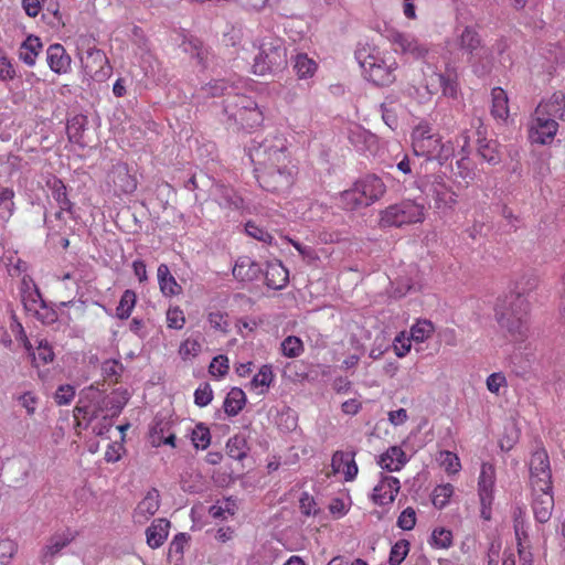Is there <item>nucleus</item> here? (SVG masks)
<instances>
[{"mask_svg": "<svg viewBox=\"0 0 565 565\" xmlns=\"http://www.w3.org/2000/svg\"><path fill=\"white\" fill-rule=\"evenodd\" d=\"M494 318L504 337L513 343H523L531 332V305L521 294L498 298Z\"/></svg>", "mask_w": 565, "mask_h": 565, "instance_id": "nucleus-1", "label": "nucleus"}, {"mask_svg": "<svg viewBox=\"0 0 565 565\" xmlns=\"http://www.w3.org/2000/svg\"><path fill=\"white\" fill-rule=\"evenodd\" d=\"M556 119L565 121V95L562 90L539 103L531 119V140L539 145L551 143L558 130Z\"/></svg>", "mask_w": 565, "mask_h": 565, "instance_id": "nucleus-2", "label": "nucleus"}, {"mask_svg": "<svg viewBox=\"0 0 565 565\" xmlns=\"http://www.w3.org/2000/svg\"><path fill=\"white\" fill-rule=\"evenodd\" d=\"M247 153L254 166V172L292 163L288 141L282 135H269L260 140L253 139Z\"/></svg>", "mask_w": 565, "mask_h": 565, "instance_id": "nucleus-3", "label": "nucleus"}, {"mask_svg": "<svg viewBox=\"0 0 565 565\" xmlns=\"http://www.w3.org/2000/svg\"><path fill=\"white\" fill-rule=\"evenodd\" d=\"M386 193L383 179L375 173L358 178L348 190L340 192V205L347 211L365 209L379 202Z\"/></svg>", "mask_w": 565, "mask_h": 565, "instance_id": "nucleus-4", "label": "nucleus"}, {"mask_svg": "<svg viewBox=\"0 0 565 565\" xmlns=\"http://www.w3.org/2000/svg\"><path fill=\"white\" fill-rule=\"evenodd\" d=\"M413 151L427 160H437L439 164L447 162L454 156V146L450 141L444 142L439 132L435 131L428 122L418 124L412 131Z\"/></svg>", "mask_w": 565, "mask_h": 565, "instance_id": "nucleus-5", "label": "nucleus"}, {"mask_svg": "<svg viewBox=\"0 0 565 565\" xmlns=\"http://www.w3.org/2000/svg\"><path fill=\"white\" fill-rule=\"evenodd\" d=\"M426 218V206L414 200H403L386 206L379 213V227H403L423 223Z\"/></svg>", "mask_w": 565, "mask_h": 565, "instance_id": "nucleus-6", "label": "nucleus"}, {"mask_svg": "<svg viewBox=\"0 0 565 565\" xmlns=\"http://www.w3.org/2000/svg\"><path fill=\"white\" fill-rule=\"evenodd\" d=\"M287 47L280 39L263 41L254 57L252 71L257 75L276 73L287 66Z\"/></svg>", "mask_w": 565, "mask_h": 565, "instance_id": "nucleus-7", "label": "nucleus"}, {"mask_svg": "<svg viewBox=\"0 0 565 565\" xmlns=\"http://www.w3.org/2000/svg\"><path fill=\"white\" fill-rule=\"evenodd\" d=\"M418 186L424 193L434 199L438 210H454L458 202L457 192L450 186L443 173L426 175L419 180Z\"/></svg>", "mask_w": 565, "mask_h": 565, "instance_id": "nucleus-8", "label": "nucleus"}, {"mask_svg": "<svg viewBox=\"0 0 565 565\" xmlns=\"http://www.w3.org/2000/svg\"><path fill=\"white\" fill-rule=\"evenodd\" d=\"M258 184L270 193H285L295 182L297 167L294 163L255 171Z\"/></svg>", "mask_w": 565, "mask_h": 565, "instance_id": "nucleus-9", "label": "nucleus"}, {"mask_svg": "<svg viewBox=\"0 0 565 565\" xmlns=\"http://www.w3.org/2000/svg\"><path fill=\"white\" fill-rule=\"evenodd\" d=\"M356 58L359 60L365 77L373 82L374 85L385 87V85H390L395 81V70L397 68L395 60L386 62L384 58L374 54L362 56L361 52L358 53Z\"/></svg>", "mask_w": 565, "mask_h": 565, "instance_id": "nucleus-10", "label": "nucleus"}, {"mask_svg": "<svg viewBox=\"0 0 565 565\" xmlns=\"http://www.w3.org/2000/svg\"><path fill=\"white\" fill-rule=\"evenodd\" d=\"M423 75L422 85L429 97L437 95L438 92H441L444 97L451 99L458 97L459 86L456 73H440L437 72L434 66L427 65V67L423 70Z\"/></svg>", "mask_w": 565, "mask_h": 565, "instance_id": "nucleus-11", "label": "nucleus"}, {"mask_svg": "<svg viewBox=\"0 0 565 565\" xmlns=\"http://www.w3.org/2000/svg\"><path fill=\"white\" fill-rule=\"evenodd\" d=\"M495 481V466L489 461L482 462L477 481V494L480 503V516L484 521H490L492 516Z\"/></svg>", "mask_w": 565, "mask_h": 565, "instance_id": "nucleus-12", "label": "nucleus"}, {"mask_svg": "<svg viewBox=\"0 0 565 565\" xmlns=\"http://www.w3.org/2000/svg\"><path fill=\"white\" fill-rule=\"evenodd\" d=\"M81 63L84 72L98 82L107 79L113 71L105 52L96 46L88 47L81 55Z\"/></svg>", "mask_w": 565, "mask_h": 565, "instance_id": "nucleus-13", "label": "nucleus"}, {"mask_svg": "<svg viewBox=\"0 0 565 565\" xmlns=\"http://www.w3.org/2000/svg\"><path fill=\"white\" fill-rule=\"evenodd\" d=\"M78 536V531L71 527H64L62 530L52 533L46 543H44L41 550V563L45 564L57 556L65 547Z\"/></svg>", "mask_w": 565, "mask_h": 565, "instance_id": "nucleus-14", "label": "nucleus"}, {"mask_svg": "<svg viewBox=\"0 0 565 565\" xmlns=\"http://www.w3.org/2000/svg\"><path fill=\"white\" fill-rule=\"evenodd\" d=\"M399 489L401 481L397 477L381 472L372 490L371 501L379 507L391 505L399 493Z\"/></svg>", "mask_w": 565, "mask_h": 565, "instance_id": "nucleus-15", "label": "nucleus"}, {"mask_svg": "<svg viewBox=\"0 0 565 565\" xmlns=\"http://www.w3.org/2000/svg\"><path fill=\"white\" fill-rule=\"evenodd\" d=\"M23 284L29 289L28 291H23L22 296L25 309L29 312L34 313L42 323H53L56 320V313L52 309L45 307L38 287L34 285L33 289H30L29 281L25 277L23 278Z\"/></svg>", "mask_w": 565, "mask_h": 565, "instance_id": "nucleus-16", "label": "nucleus"}, {"mask_svg": "<svg viewBox=\"0 0 565 565\" xmlns=\"http://www.w3.org/2000/svg\"><path fill=\"white\" fill-rule=\"evenodd\" d=\"M233 118L243 129L253 130L259 128L264 121L263 111L257 104L248 97H241Z\"/></svg>", "mask_w": 565, "mask_h": 565, "instance_id": "nucleus-17", "label": "nucleus"}, {"mask_svg": "<svg viewBox=\"0 0 565 565\" xmlns=\"http://www.w3.org/2000/svg\"><path fill=\"white\" fill-rule=\"evenodd\" d=\"M546 487L552 484V473L548 455L544 447L535 450L530 459V487Z\"/></svg>", "mask_w": 565, "mask_h": 565, "instance_id": "nucleus-18", "label": "nucleus"}, {"mask_svg": "<svg viewBox=\"0 0 565 565\" xmlns=\"http://www.w3.org/2000/svg\"><path fill=\"white\" fill-rule=\"evenodd\" d=\"M458 46L468 55V62L472 65L482 58H489V50L482 45L480 35L472 28H465L458 36Z\"/></svg>", "mask_w": 565, "mask_h": 565, "instance_id": "nucleus-19", "label": "nucleus"}, {"mask_svg": "<svg viewBox=\"0 0 565 565\" xmlns=\"http://www.w3.org/2000/svg\"><path fill=\"white\" fill-rule=\"evenodd\" d=\"M532 508L535 519L539 523H546L554 508V499L552 494V486H531Z\"/></svg>", "mask_w": 565, "mask_h": 565, "instance_id": "nucleus-20", "label": "nucleus"}, {"mask_svg": "<svg viewBox=\"0 0 565 565\" xmlns=\"http://www.w3.org/2000/svg\"><path fill=\"white\" fill-rule=\"evenodd\" d=\"M391 43L396 53L408 54L414 58L424 57L428 49L411 34L395 32L391 35Z\"/></svg>", "mask_w": 565, "mask_h": 565, "instance_id": "nucleus-21", "label": "nucleus"}, {"mask_svg": "<svg viewBox=\"0 0 565 565\" xmlns=\"http://www.w3.org/2000/svg\"><path fill=\"white\" fill-rule=\"evenodd\" d=\"M160 507V495L156 488H150L134 512L136 523L145 524L156 514Z\"/></svg>", "mask_w": 565, "mask_h": 565, "instance_id": "nucleus-22", "label": "nucleus"}, {"mask_svg": "<svg viewBox=\"0 0 565 565\" xmlns=\"http://www.w3.org/2000/svg\"><path fill=\"white\" fill-rule=\"evenodd\" d=\"M148 440H150L152 447L169 445L174 448L175 435L171 430V423L163 419L156 420L153 425L150 427Z\"/></svg>", "mask_w": 565, "mask_h": 565, "instance_id": "nucleus-23", "label": "nucleus"}, {"mask_svg": "<svg viewBox=\"0 0 565 565\" xmlns=\"http://www.w3.org/2000/svg\"><path fill=\"white\" fill-rule=\"evenodd\" d=\"M46 63L56 74H65L71 70V56L58 43L51 44L46 49Z\"/></svg>", "mask_w": 565, "mask_h": 565, "instance_id": "nucleus-24", "label": "nucleus"}, {"mask_svg": "<svg viewBox=\"0 0 565 565\" xmlns=\"http://www.w3.org/2000/svg\"><path fill=\"white\" fill-rule=\"evenodd\" d=\"M408 461L406 452L401 446L388 447L379 459V465L386 471H399Z\"/></svg>", "mask_w": 565, "mask_h": 565, "instance_id": "nucleus-25", "label": "nucleus"}, {"mask_svg": "<svg viewBox=\"0 0 565 565\" xmlns=\"http://www.w3.org/2000/svg\"><path fill=\"white\" fill-rule=\"evenodd\" d=\"M266 286L273 290H281L287 286L289 271L281 262L268 263L265 269Z\"/></svg>", "mask_w": 565, "mask_h": 565, "instance_id": "nucleus-26", "label": "nucleus"}, {"mask_svg": "<svg viewBox=\"0 0 565 565\" xmlns=\"http://www.w3.org/2000/svg\"><path fill=\"white\" fill-rule=\"evenodd\" d=\"M46 189L51 190V196L57 204L58 209L66 211V213L73 212V203L70 201L65 183L62 179L51 175L46 180Z\"/></svg>", "mask_w": 565, "mask_h": 565, "instance_id": "nucleus-27", "label": "nucleus"}, {"mask_svg": "<svg viewBox=\"0 0 565 565\" xmlns=\"http://www.w3.org/2000/svg\"><path fill=\"white\" fill-rule=\"evenodd\" d=\"M170 522L167 519H156L146 529V543L150 548L160 547L169 535Z\"/></svg>", "mask_w": 565, "mask_h": 565, "instance_id": "nucleus-28", "label": "nucleus"}, {"mask_svg": "<svg viewBox=\"0 0 565 565\" xmlns=\"http://www.w3.org/2000/svg\"><path fill=\"white\" fill-rule=\"evenodd\" d=\"M157 278L160 292L168 298L179 296L182 292L181 285L170 273L168 265L160 264L157 268Z\"/></svg>", "mask_w": 565, "mask_h": 565, "instance_id": "nucleus-29", "label": "nucleus"}, {"mask_svg": "<svg viewBox=\"0 0 565 565\" xmlns=\"http://www.w3.org/2000/svg\"><path fill=\"white\" fill-rule=\"evenodd\" d=\"M262 274L260 265L252 259L250 256H241L233 268V275L241 281H250Z\"/></svg>", "mask_w": 565, "mask_h": 565, "instance_id": "nucleus-30", "label": "nucleus"}, {"mask_svg": "<svg viewBox=\"0 0 565 565\" xmlns=\"http://www.w3.org/2000/svg\"><path fill=\"white\" fill-rule=\"evenodd\" d=\"M115 186L118 191L128 195V193H135L138 189V179L135 174L130 173L127 163H119L114 169Z\"/></svg>", "mask_w": 565, "mask_h": 565, "instance_id": "nucleus-31", "label": "nucleus"}, {"mask_svg": "<svg viewBox=\"0 0 565 565\" xmlns=\"http://www.w3.org/2000/svg\"><path fill=\"white\" fill-rule=\"evenodd\" d=\"M332 467L335 472L343 473L347 481L353 480L358 473L353 452L337 451L332 457Z\"/></svg>", "mask_w": 565, "mask_h": 565, "instance_id": "nucleus-32", "label": "nucleus"}, {"mask_svg": "<svg viewBox=\"0 0 565 565\" xmlns=\"http://www.w3.org/2000/svg\"><path fill=\"white\" fill-rule=\"evenodd\" d=\"M215 196L222 209L238 211L244 206V200L231 185H215Z\"/></svg>", "mask_w": 565, "mask_h": 565, "instance_id": "nucleus-33", "label": "nucleus"}, {"mask_svg": "<svg viewBox=\"0 0 565 565\" xmlns=\"http://www.w3.org/2000/svg\"><path fill=\"white\" fill-rule=\"evenodd\" d=\"M43 51V43L39 36L29 35L19 49L20 60L29 66H34Z\"/></svg>", "mask_w": 565, "mask_h": 565, "instance_id": "nucleus-34", "label": "nucleus"}, {"mask_svg": "<svg viewBox=\"0 0 565 565\" xmlns=\"http://www.w3.org/2000/svg\"><path fill=\"white\" fill-rule=\"evenodd\" d=\"M491 115L494 119L505 121L509 118V98L504 88L497 86L491 90Z\"/></svg>", "mask_w": 565, "mask_h": 565, "instance_id": "nucleus-35", "label": "nucleus"}, {"mask_svg": "<svg viewBox=\"0 0 565 565\" xmlns=\"http://www.w3.org/2000/svg\"><path fill=\"white\" fill-rule=\"evenodd\" d=\"M292 68L298 78H310L318 71V63L307 53H298L292 57Z\"/></svg>", "mask_w": 565, "mask_h": 565, "instance_id": "nucleus-36", "label": "nucleus"}, {"mask_svg": "<svg viewBox=\"0 0 565 565\" xmlns=\"http://www.w3.org/2000/svg\"><path fill=\"white\" fill-rule=\"evenodd\" d=\"M246 406V394L238 386L231 388L224 401V411L231 416H237Z\"/></svg>", "mask_w": 565, "mask_h": 565, "instance_id": "nucleus-37", "label": "nucleus"}, {"mask_svg": "<svg viewBox=\"0 0 565 565\" xmlns=\"http://www.w3.org/2000/svg\"><path fill=\"white\" fill-rule=\"evenodd\" d=\"M189 536L185 533L174 535L169 544L168 561L174 565H180L183 561L184 548L188 545Z\"/></svg>", "mask_w": 565, "mask_h": 565, "instance_id": "nucleus-38", "label": "nucleus"}, {"mask_svg": "<svg viewBox=\"0 0 565 565\" xmlns=\"http://www.w3.org/2000/svg\"><path fill=\"white\" fill-rule=\"evenodd\" d=\"M435 331V324L430 320L419 319L412 326L409 335L415 343H423L430 339Z\"/></svg>", "mask_w": 565, "mask_h": 565, "instance_id": "nucleus-39", "label": "nucleus"}, {"mask_svg": "<svg viewBox=\"0 0 565 565\" xmlns=\"http://www.w3.org/2000/svg\"><path fill=\"white\" fill-rule=\"evenodd\" d=\"M137 294L134 289H126L121 296L118 307L116 308V316L120 320H128L137 305Z\"/></svg>", "mask_w": 565, "mask_h": 565, "instance_id": "nucleus-40", "label": "nucleus"}, {"mask_svg": "<svg viewBox=\"0 0 565 565\" xmlns=\"http://www.w3.org/2000/svg\"><path fill=\"white\" fill-rule=\"evenodd\" d=\"M349 141L358 150H364L375 143V136L360 126H354L349 130Z\"/></svg>", "mask_w": 565, "mask_h": 565, "instance_id": "nucleus-41", "label": "nucleus"}, {"mask_svg": "<svg viewBox=\"0 0 565 565\" xmlns=\"http://www.w3.org/2000/svg\"><path fill=\"white\" fill-rule=\"evenodd\" d=\"M478 154L490 164H498L501 161L499 145L495 140L480 139Z\"/></svg>", "mask_w": 565, "mask_h": 565, "instance_id": "nucleus-42", "label": "nucleus"}, {"mask_svg": "<svg viewBox=\"0 0 565 565\" xmlns=\"http://www.w3.org/2000/svg\"><path fill=\"white\" fill-rule=\"evenodd\" d=\"M454 493V486L449 482L441 483L433 491V504L441 510L448 503Z\"/></svg>", "mask_w": 565, "mask_h": 565, "instance_id": "nucleus-43", "label": "nucleus"}, {"mask_svg": "<svg viewBox=\"0 0 565 565\" xmlns=\"http://www.w3.org/2000/svg\"><path fill=\"white\" fill-rule=\"evenodd\" d=\"M439 465L446 470L448 475H456L461 469V463L458 456L449 450L439 451Z\"/></svg>", "mask_w": 565, "mask_h": 565, "instance_id": "nucleus-44", "label": "nucleus"}, {"mask_svg": "<svg viewBox=\"0 0 565 565\" xmlns=\"http://www.w3.org/2000/svg\"><path fill=\"white\" fill-rule=\"evenodd\" d=\"M299 510L303 516L315 518L320 514L321 509L311 494L303 492L299 499Z\"/></svg>", "mask_w": 565, "mask_h": 565, "instance_id": "nucleus-45", "label": "nucleus"}, {"mask_svg": "<svg viewBox=\"0 0 565 565\" xmlns=\"http://www.w3.org/2000/svg\"><path fill=\"white\" fill-rule=\"evenodd\" d=\"M33 362L36 366L45 365L52 362L54 353L52 345L45 340H41L35 351L32 352Z\"/></svg>", "mask_w": 565, "mask_h": 565, "instance_id": "nucleus-46", "label": "nucleus"}, {"mask_svg": "<svg viewBox=\"0 0 565 565\" xmlns=\"http://www.w3.org/2000/svg\"><path fill=\"white\" fill-rule=\"evenodd\" d=\"M191 440L196 449H206L211 444L210 429L203 424H198L192 430Z\"/></svg>", "mask_w": 565, "mask_h": 565, "instance_id": "nucleus-47", "label": "nucleus"}, {"mask_svg": "<svg viewBox=\"0 0 565 565\" xmlns=\"http://www.w3.org/2000/svg\"><path fill=\"white\" fill-rule=\"evenodd\" d=\"M409 542L407 540L397 541L391 548L388 563L390 565H401L409 553Z\"/></svg>", "mask_w": 565, "mask_h": 565, "instance_id": "nucleus-48", "label": "nucleus"}, {"mask_svg": "<svg viewBox=\"0 0 565 565\" xmlns=\"http://www.w3.org/2000/svg\"><path fill=\"white\" fill-rule=\"evenodd\" d=\"M412 338L405 331L399 332L393 340V351L398 358L406 356L412 350Z\"/></svg>", "mask_w": 565, "mask_h": 565, "instance_id": "nucleus-49", "label": "nucleus"}, {"mask_svg": "<svg viewBox=\"0 0 565 565\" xmlns=\"http://www.w3.org/2000/svg\"><path fill=\"white\" fill-rule=\"evenodd\" d=\"M281 352L288 358L299 356L303 352V343L299 338L289 335L281 342Z\"/></svg>", "mask_w": 565, "mask_h": 565, "instance_id": "nucleus-50", "label": "nucleus"}, {"mask_svg": "<svg viewBox=\"0 0 565 565\" xmlns=\"http://www.w3.org/2000/svg\"><path fill=\"white\" fill-rule=\"evenodd\" d=\"M207 321L215 331L226 333L230 330L228 315L224 311L216 310L209 312Z\"/></svg>", "mask_w": 565, "mask_h": 565, "instance_id": "nucleus-51", "label": "nucleus"}, {"mask_svg": "<svg viewBox=\"0 0 565 565\" xmlns=\"http://www.w3.org/2000/svg\"><path fill=\"white\" fill-rule=\"evenodd\" d=\"M274 379L273 370L270 365L264 364L259 367L257 373H255L250 380V385L253 387H269Z\"/></svg>", "mask_w": 565, "mask_h": 565, "instance_id": "nucleus-52", "label": "nucleus"}, {"mask_svg": "<svg viewBox=\"0 0 565 565\" xmlns=\"http://www.w3.org/2000/svg\"><path fill=\"white\" fill-rule=\"evenodd\" d=\"M166 322L169 329L181 330L185 324V317L179 307H170L166 312Z\"/></svg>", "mask_w": 565, "mask_h": 565, "instance_id": "nucleus-53", "label": "nucleus"}, {"mask_svg": "<svg viewBox=\"0 0 565 565\" xmlns=\"http://www.w3.org/2000/svg\"><path fill=\"white\" fill-rule=\"evenodd\" d=\"M227 454L237 460L246 456V440L242 436H235L227 443Z\"/></svg>", "mask_w": 565, "mask_h": 565, "instance_id": "nucleus-54", "label": "nucleus"}, {"mask_svg": "<svg viewBox=\"0 0 565 565\" xmlns=\"http://www.w3.org/2000/svg\"><path fill=\"white\" fill-rule=\"evenodd\" d=\"M245 233L250 237L270 245L273 243V235L263 227L258 226L255 222L249 221L245 224Z\"/></svg>", "mask_w": 565, "mask_h": 565, "instance_id": "nucleus-55", "label": "nucleus"}, {"mask_svg": "<svg viewBox=\"0 0 565 565\" xmlns=\"http://www.w3.org/2000/svg\"><path fill=\"white\" fill-rule=\"evenodd\" d=\"M433 545L437 548L447 550L452 544V534L445 527L434 530L431 535Z\"/></svg>", "mask_w": 565, "mask_h": 565, "instance_id": "nucleus-56", "label": "nucleus"}, {"mask_svg": "<svg viewBox=\"0 0 565 565\" xmlns=\"http://www.w3.org/2000/svg\"><path fill=\"white\" fill-rule=\"evenodd\" d=\"M508 385L507 376L503 372H493L486 380L487 390L494 395H499L502 387Z\"/></svg>", "mask_w": 565, "mask_h": 565, "instance_id": "nucleus-57", "label": "nucleus"}, {"mask_svg": "<svg viewBox=\"0 0 565 565\" xmlns=\"http://www.w3.org/2000/svg\"><path fill=\"white\" fill-rule=\"evenodd\" d=\"M230 370V360L226 355L214 356L209 365V372L215 377H223Z\"/></svg>", "mask_w": 565, "mask_h": 565, "instance_id": "nucleus-58", "label": "nucleus"}, {"mask_svg": "<svg viewBox=\"0 0 565 565\" xmlns=\"http://www.w3.org/2000/svg\"><path fill=\"white\" fill-rule=\"evenodd\" d=\"M213 401V391L207 384L204 382L200 384L198 388L194 391V404L199 407H206Z\"/></svg>", "mask_w": 565, "mask_h": 565, "instance_id": "nucleus-59", "label": "nucleus"}, {"mask_svg": "<svg viewBox=\"0 0 565 565\" xmlns=\"http://www.w3.org/2000/svg\"><path fill=\"white\" fill-rule=\"evenodd\" d=\"M457 139H460L462 141V146H461V151L463 152V154L461 156V158L459 160H457L456 164H457V168L459 169V175L462 177V178H466L469 175L470 171L467 167L468 164V152L465 150L466 147H468L469 145V135L467 131H462L461 134H459L457 136Z\"/></svg>", "mask_w": 565, "mask_h": 565, "instance_id": "nucleus-60", "label": "nucleus"}, {"mask_svg": "<svg viewBox=\"0 0 565 565\" xmlns=\"http://www.w3.org/2000/svg\"><path fill=\"white\" fill-rule=\"evenodd\" d=\"M202 345L195 340L188 338L181 342L179 347V354L183 360L196 356L201 352Z\"/></svg>", "mask_w": 565, "mask_h": 565, "instance_id": "nucleus-61", "label": "nucleus"}, {"mask_svg": "<svg viewBox=\"0 0 565 565\" xmlns=\"http://www.w3.org/2000/svg\"><path fill=\"white\" fill-rule=\"evenodd\" d=\"M75 396V388L71 384L57 386L54 394V402L58 406L68 405Z\"/></svg>", "mask_w": 565, "mask_h": 565, "instance_id": "nucleus-62", "label": "nucleus"}, {"mask_svg": "<svg viewBox=\"0 0 565 565\" xmlns=\"http://www.w3.org/2000/svg\"><path fill=\"white\" fill-rule=\"evenodd\" d=\"M17 552L18 544L15 541L10 539L0 541V565H8Z\"/></svg>", "mask_w": 565, "mask_h": 565, "instance_id": "nucleus-63", "label": "nucleus"}, {"mask_svg": "<svg viewBox=\"0 0 565 565\" xmlns=\"http://www.w3.org/2000/svg\"><path fill=\"white\" fill-rule=\"evenodd\" d=\"M416 521V511L413 508H406L397 519V526L404 531H411L415 527Z\"/></svg>", "mask_w": 565, "mask_h": 565, "instance_id": "nucleus-64", "label": "nucleus"}]
</instances>
